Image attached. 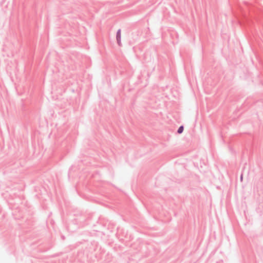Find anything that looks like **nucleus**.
Wrapping results in <instances>:
<instances>
[{"instance_id":"f257e3e1","label":"nucleus","mask_w":263,"mask_h":263,"mask_svg":"<svg viewBox=\"0 0 263 263\" xmlns=\"http://www.w3.org/2000/svg\"><path fill=\"white\" fill-rule=\"evenodd\" d=\"M116 40L117 44L119 46H121V30L119 29L116 33Z\"/></svg>"},{"instance_id":"f03ea898","label":"nucleus","mask_w":263,"mask_h":263,"mask_svg":"<svg viewBox=\"0 0 263 263\" xmlns=\"http://www.w3.org/2000/svg\"><path fill=\"white\" fill-rule=\"evenodd\" d=\"M184 130V126L183 125H181L177 129V133L179 134H181L183 133Z\"/></svg>"},{"instance_id":"7ed1b4c3","label":"nucleus","mask_w":263,"mask_h":263,"mask_svg":"<svg viewBox=\"0 0 263 263\" xmlns=\"http://www.w3.org/2000/svg\"><path fill=\"white\" fill-rule=\"evenodd\" d=\"M240 179L242 180V175H241L240 176Z\"/></svg>"}]
</instances>
